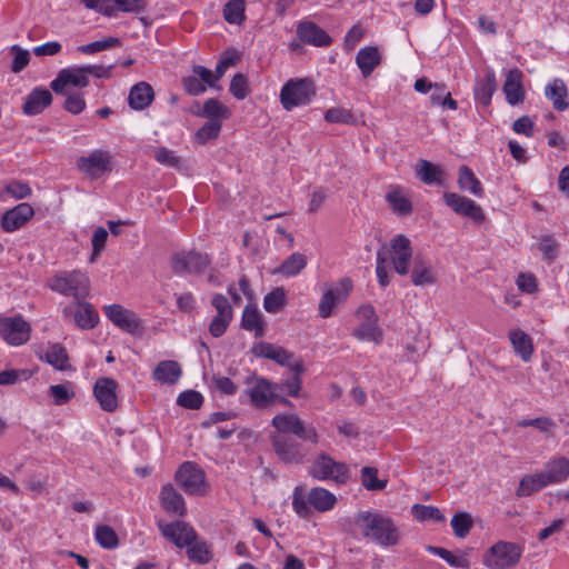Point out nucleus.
I'll return each mask as SVG.
<instances>
[{
    "label": "nucleus",
    "mask_w": 569,
    "mask_h": 569,
    "mask_svg": "<svg viewBox=\"0 0 569 569\" xmlns=\"http://www.w3.org/2000/svg\"><path fill=\"white\" fill-rule=\"evenodd\" d=\"M271 443L278 458L284 463H301L307 450L295 438L286 435H272Z\"/></svg>",
    "instance_id": "f8f14e48"
},
{
    "label": "nucleus",
    "mask_w": 569,
    "mask_h": 569,
    "mask_svg": "<svg viewBox=\"0 0 569 569\" xmlns=\"http://www.w3.org/2000/svg\"><path fill=\"white\" fill-rule=\"evenodd\" d=\"M3 193L11 196L16 200L29 198L32 193L30 186L20 180H11L3 188Z\"/></svg>",
    "instance_id": "6e6d98bb"
},
{
    "label": "nucleus",
    "mask_w": 569,
    "mask_h": 569,
    "mask_svg": "<svg viewBox=\"0 0 569 569\" xmlns=\"http://www.w3.org/2000/svg\"><path fill=\"white\" fill-rule=\"evenodd\" d=\"M411 513L417 521H445V516L437 507L416 503L411 507Z\"/></svg>",
    "instance_id": "a18cd8bd"
},
{
    "label": "nucleus",
    "mask_w": 569,
    "mask_h": 569,
    "mask_svg": "<svg viewBox=\"0 0 569 569\" xmlns=\"http://www.w3.org/2000/svg\"><path fill=\"white\" fill-rule=\"evenodd\" d=\"M427 550L433 555L439 556L441 559L453 568H469V560L463 556H456L451 551L442 547L428 546Z\"/></svg>",
    "instance_id": "3c124183"
},
{
    "label": "nucleus",
    "mask_w": 569,
    "mask_h": 569,
    "mask_svg": "<svg viewBox=\"0 0 569 569\" xmlns=\"http://www.w3.org/2000/svg\"><path fill=\"white\" fill-rule=\"evenodd\" d=\"M271 425L278 430V435H295L303 441L318 443L317 430L296 415H277L272 418Z\"/></svg>",
    "instance_id": "6e6552de"
},
{
    "label": "nucleus",
    "mask_w": 569,
    "mask_h": 569,
    "mask_svg": "<svg viewBox=\"0 0 569 569\" xmlns=\"http://www.w3.org/2000/svg\"><path fill=\"white\" fill-rule=\"evenodd\" d=\"M222 124L217 121H207L194 134V141L199 144H206L208 141L217 139L220 134Z\"/></svg>",
    "instance_id": "603ef678"
},
{
    "label": "nucleus",
    "mask_w": 569,
    "mask_h": 569,
    "mask_svg": "<svg viewBox=\"0 0 569 569\" xmlns=\"http://www.w3.org/2000/svg\"><path fill=\"white\" fill-rule=\"evenodd\" d=\"M96 541L104 549H114L119 545V539L116 531L107 525H101L96 528Z\"/></svg>",
    "instance_id": "8fccbe9b"
},
{
    "label": "nucleus",
    "mask_w": 569,
    "mask_h": 569,
    "mask_svg": "<svg viewBox=\"0 0 569 569\" xmlns=\"http://www.w3.org/2000/svg\"><path fill=\"white\" fill-rule=\"evenodd\" d=\"M502 90L510 106L523 102L522 72L519 69L515 68L507 71Z\"/></svg>",
    "instance_id": "393cba45"
},
{
    "label": "nucleus",
    "mask_w": 569,
    "mask_h": 569,
    "mask_svg": "<svg viewBox=\"0 0 569 569\" xmlns=\"http://www.w3.org/2000/svg\"><path fill=\"white\" fill-rule=\"evenodd\" d=\"M442 198L445 203L457 214L470 218L476 222H482L486 218L481 207L467 197L456 192H445Z\"/></svg>",
    "instance_id": "a211bd4d"
},
{
    "label": "nucleus",
    "mask_w": 569,
    "mask_h": 569,
    "mask_svg": "<svg viewBox=\"0 0 569 569\" xmlns=\"http://www.w3.org/2000/svg\"><path fill=\"white\" fill-rule=\"evenodd\" d=\"M497 90L496 74L492 69H489L482 79L478 80L475 86V99L483 107L491 103L492 96Z\"/></svg>",
    "instance_id": "72a5a7b5"
},
{
    "label": "nucleus",
    "mask_w": 569,
    "mask_h": 569,
    "mask_svg": "<svg viewBox=\"0 0 569 569\" xmlns=\"http://www.w3.org/2000/svg\"><path fill=\"white\" fill-rule=\"evenodd\" d=\"M451 527L458 538H465L472 528L471 516L468 512H457L451 519Z\"/></svg>",
    "instance_id": "864d4df0"
},
{
    "label": "nucleus",
    "mask_w": 569,
    "mask_h": 569,
    "mask_svg": "<svg viewBox=\"0 0 569 569\" xmlns=\"http://www.w3.org/2000/svg\"><path fill=\"white\" fill-rule=\"evenodd\" d=\"M196 106L198 107V110L190 109V112L193 116L207 118L208 121H217L222 124V121L228 119L230 116L229 109L214 98H210L204 101L202 107L199 102H196Z\"/></svg>",
    "instance_id": "cd10ccee"
},
{
    "label": "nucleus",
    "mask_w": 569,
    "mask_h": 569,
    "mask_svg": "<svg viewBox=\"0 0 569 569\" xmlns=\"http://www.w3.org/2000/svg\"><path fill=\"white\" fill-rule=\"evenodd\" d=\"M308 500H306L302 490L296 488L292 496V508L298 516L301 518H308L311 515Z\"/></svg>",
    "instance_id": "774afa93"
},
{
    "label": "nucleus",
    "mask_w": 569,
    "mask_h": 569,
    "mask_svg": "<svg viewBox=\"0 0 569 569\" xmlns=\"http://www.w3.org/2000/svg\"><path fill=\"white\" fill-rule=\"evenodd\" d=\"M539 250L543 254V259L551 263L553 262L559 253V243L556 241V239L548 234L541 238L539 242Z\"/></svg>",
    "instance_id": "4d7b16f0"
},
{
    "label": "nucleus",
    "mask_w": 569,
    "mask_h": 569,
    "mask_svg": "<svg viewBox=\"0 0 569 569\" xmlns=\"http://www.w3.org/2000/svg\"><path fill=\"white\" fill-rule=\"evenodd\" d=\"M77 309L73 312L74 323L83 330L94 328L99 322V315L93 306L83 299L76 301ZM63 315L67 317L72 315L71 307L63 309Z\"/></svg>",
    "instance_id": "4be33fe9"
},
{
    "label": "nucleus",
    "mask_w": 569,
    "mask_h": 569,
    "mask_svg": "<svg viewBox=\"0 0 569 569\" xmlns=\"http://www.w3.org/2000/svg\"><path fill=\"white\" fill-rule=\"evenodd\" d=\"M458 186L461 190L468 191L476 197L481 198L483 196L480 180L468 166L463 164L459 168Z\"/></svg>",
    "instance_id": "58836bf2"
},
{
    "label": "nucleus",
    "mask_w": 569,
    "mask_h": 569,
    "mask_svg": "<svg viewBox=\"0 0 569 569\" xmlns=\"http://www.w3.org/2000/svg\"><path fill=\"white\" fill-rule=\"evenodd\" d=\"M549 486L545 479V476L541 472L535 475H527L521 478L519 482V487L517 489L518 497H528L533 492L541 490L542 488Z\"/></svg>",
    "instance_id": "a19ab883"
},
{
    "label": "nucleus",
    "mask_w": 569,
    "mask_h": 569,
    "mask_svg": "<svg viewBox=\"0 0 569 569\" xmlns=\"http://www.w3.org/2000/svg\"><path fill=\"white\" fill-rule=\"evenodd\" d=\"M53 97L50 90L43 87H36L26 97L22 111L27 116H36L41 113L52 103Z\"/></svg>",
    "instance_id": "a878e982"
},
{
    "label": "nucleus",
    "mask_w": 569,
    "mask_h": 569,
    "mask_svg": "<svg viewBox=\"0 0 569 569\" xmlns=\"http://www.w3.org/2000/svg\"><path fill=\"white\" fill-rule=\"evenodd\" d=\"M211 305L217 310V317H223L232 320L233 311L231 305L222 293L213 295L211 299Z\"/></svg>",
    "instance_id": "338daca9"
},
{
    "label": "nucleus",
    "mask_w": 569,
    "mask_h": 569,
    "mask_svg": "<svg viewBox=\"0 0 569 569\" xmlns=\"http://www.w3.org/2000/svg\"><path fill=\"white\" fill-rule=\"evenodd\" d=\"M386 201L392 211L399 216H409L412 212L411 201L399 189L389 191L386 194Z\"/></svg>",
    "instance_id": "37998d69"
},
{
    "label": "nucleus",
    "mask_w": 569,
    "mask_h": 569,
    "mask_svg": "<svg viewBox=\"0 0 569 569\" xmlns=\"http://www.w3.org/2000/svg\"><path fill=\"white\" fill-rule=\"evenodd\" d=\"M49 287L63 296L77 301L88 297L90 291L89 278L81 271H66L50 279Z\"/></svg>",
    "instance_id": "20e7f679"
},
{
    "label": "nucleus",
    "mask_w": 569,
    "mask_h": 569,
    "mask_svg": "<svg viewBox=\"0 0 569 569\" xmlns=\"http://www.w3.org/2000/svg\"><path fill=\"white\" fill-rule=\"evenodd\" d=\"M89 83L90 80L84 66L70 67L59 71L57 78L50 82V89L58 94H64V88L67 86L86 88Z\"/></svg>",
    "instance_id": "dca6fc26"
},
{
    "label": "nucleus",
    "mask_w": 569,
    "mask_h": 569,
    "mask_svg": "<svg viewBox=\"0 0 569 569\" xmlns=\"http://www.w3.org/2000/svg\"><path fill=\"white\" fill-rule=\"evenodd\" d=\"M382 57L376 46H367L359 50L356 56V63L363 78H368L373 70L381 63Z\"/></svg>",
    "instance_id": "c756f323"
},
{
    "label": "nucleus",
    "mask_w": 569,
    "mask_h": 569,
    "mask_svg": "<svg viewBox=\"0 0 569 569\" xmlns=\"http://www.w3.org/2000/svg\"><path fill=\"white\" fill-rule=\"evenodd\" d=\"M10 51L14 53L11 63V71L14 73H19L28 67L30 62V52L27 49H22L18 44H13L10 48Z\"/></svg>",
    "instance_id": "052dcab7"
},
{
    "label": "nucleus",
    "mask_w": 569,
    "mask_h": 569,
    "mask_svg": "<svg viewBox=\"0 0 569 569\" xmlns=\"http://www.w3.org/2000/svg\"><path fill=\"white\" fill-rule=\"evenodd\" d=\"M106 317L122 331L136 335L140 329V319L132 311L121 305L113 303L103 308Z\"/></svg>",
    "instance_id": "f3484780"
},
{
    "label": "nucleus",
    "mask_w": 569,
    "mask_h": 569,
    "mask_svg": "<svg viewBox=\"0 0 569 569\" xmlns=\"http://www.w3.org/2000/svg\"><path fill=\"white\" fill-rule=\"evenodd\" d=\"M337 499L329 490L320 487L312 488L308 495V502L316 510L323 512L333 508Z\"/></svg>",
    "instance_id": "4c0bfd02"
},
{
    "label": "nucleus",
    "mask_w": 569,
    "mask_h": 569,
    "mask_svg": "<svg viewBox=\"0 0 569 569\" xmlns=\"http://www.w3.org/2000/svg\"><path fill=\"white\" fill-rule=\"evenodd\" d=\"M355 523L366 539L381 547L396 546L399 542V530L393 520L380 512L360 511Z\"/></svg>",
    "instance_id": "f03ea898"
},
{
    "label": "nucleus",
    "mask_w": 569,
    "mask_h": 569,
    "mask_svg": "<svg viewBox=\"0 0 569 569\" xmlns=\"http://www.w3.org/2000/svg\"><path fill=\"white\" fill-rule=\"evenodd\" d=\"M360 341H372L379 345L382 341V330L377 323H360L352 332Z\"/></svg>",
    "instance_id": "49530a36"
},
{
    "label": "nucleus",
    "mask_w": 569,
    "mask_h": 569,
    "mask_svg": "<svg viewBox=\"0 0 569 569\" xmlns=\"http://www.w3.org/2000/svg\"><path fill=\"white\" fill-rule=\"evenodd\" d=\"M415 173L425 184L445 186L446 172L439 164L420 159L415 164Z\"/></svg>",
    "instance_id": "bb28decb"
},
{
    "label": "nucleus",
    "mask_w": 569,
    "mask_h": 569,
    "mask_svg": "<svg viewBox=\"0 0 569 569\" xmlns=\"http://www.w3.org/2000/svg\"><path fill=\"white\" fill-rule=\"evenodd\" d=\"M176 482L188 495L206 493V473L194 462H183L174 475Z\"/></svg>",
    "instance_id": "1a4fd4ad"
},
{
    "label": "nucleus",
    "mask_w": 569,
    "mask_h": 569,
    "mask_svg": "<svg viewBox=\"0 0 569 569\" xmlns=\"http://www.w3.org/2000/svg\"><path fill=\"white\" fill-rule=\"evenodd\" d=\"M545 96L552 102L555 110L565 111L568 109V89L562 79L556 78L549 82L545 88Z\"/></svg>",
    "instance_id": "f704fd0d"
},
{
    "label": "nucleus",
    "mask_w": 569,
    "mask_h": 569,
    "mask_svg": "<svg viewBox=\"0 0 569 569\" xmlns=\"http://www.w3.org/2000/svg\"><path fill=\"white\" fill-rule=\"evenodd\" d=\"M377 475V468L367 466L361 469V482L367 490H382L386 488L387 480L378 479Z\"/></svg>",
    "instance_id": "5fc2aeb1"
},
{
    "label": "nucleus",
    "mask_w": 569,
    "mask_h": 569,
    "mask_svg": "<svg viewBox=\"0 0 569 569\" xmlns=\"http://www.w3.org/2000/svg\"><path fill=\"white\" fill-rule=\"evenodd\" d=\"M510 341L518 356L523 361H529L533 353L532 339L522 330H513L510 332Z\"/></svg>",
    "instance_id": "ea45409f"
},
{
    "label": "nucleus",
    "mask_w": 569,
    "mask_h": 569,
    "mask_svg": "<svg viewBox=\"0 0 569 569\" xmlns=\"http://www.w3.org/2000/svg\"><path fill=\"white\" fill-rule=\"evenodd\" d=\"M379 249L387 252V262L391 259L393 270L400 276L410 273V262L413 260L411 241L405 234H397L391 238L389 246L382 243Z\"/></svg>",
    "instance_id": "0eeeda50"
},
{
    "label": "nucleus",
    "mask_w": 569,
    "mask_h": 569,
    "mask_svg": "<svg viewBox=\"0 0 569 569\" xmlns=\"http://www.w3.org/2000/svg\"><path fill=\"white\" fill-rule=\"evenodd\" d=\"M159 527L163 537L177 548H187V556L192 562L207 565L212 560L211 546L206 540L200 539L197 531L189 523L176 520Z\"/></svg>",
    "instance_id": "f257e3e1"
},
{
    "label": "nucleus",
    "mask_w": 569,
    "mask_h": 569,
    "mask_svg": "<svg viewBox=\"0 0 569 569\" xmlns=\"http://www.w3.org/2000/svg\"><path fill=\"white\" fill-rule=\"evenodd\" d=\"M154 99V91L151 84L146 81L136 83L129 91L128 104L133 110L148 108Z\"/></svg>",
    "instance_id": "c85d7f7f"
},
{
    "label": "nucleus",
    "mask_w": 569,
    "mask_h": 569,
    "mask_svg": "<svg viewBox=\"0 0 569 569\" xmlns=\"http://www.w3.org/2000/svg\"><path fill=\"white\" fill-rule=\"evenodd\" d=\"M121 40L117 37H108L98 41L90 42L88 44H81L77 50L84 54H93L103 50H108L114 47H119Z\"/></svg>",
    "instance_id": "09e8293b"
},
{
    "label": "nucleus",
    "mask_w": 569,
    "mask_h": 569,
    "mask_svg": "<svg viewBox=\"0 0 569 569\" xmlns=\"http://www.w3.org/2000/svg\"><path fill=\"white\" fill-rule=\"evenodd\" d=\"M548 485L560 483L569 477V460L566 457H557L549 460L542 470Z\"/></svg>",
    "instance_id": "473e14b6"
},
{
    "label": "nucleus",
    "mask_w": 569,
    "mask_h": 569,
    "mask_svg": "<svg viewBox=\"0 0 569 569\" xmlns=\"http://www.w3.org/2000/svg\"><path fill=\"white\" fill-rule=\"evenodd\" d=\"M34 214L31 204L21 202L18 206L4 211L1 219V228L6 232H13L26 224Z\"/></svg>",
    "instance_id": "6ab92c4d"
},
{
    "label": "nucleus",
    "mask_w": 569,
    "mask_h": 569,
    "mask_svg": "<svg viewBox=\"0 0 569 569\" xmlns=\"http://www.w3.org/2000/svg\"><path fill=\"white\" fill-rule=\"evenodd\" d=\"M182 375L181 367L177 361L163 360L158 363L153 370V378L157 381L168 385L178 382Z\"/></svg>",
    "instance_id": "e433bc0d"
},
{
    "label": "nucleus",
    "mask_w": 569,
    "mask_h": 569,
    "mask_svg": "<svg viewBox=\"0 0 569 569\" xmlns=\"http://www.w3.org/2000/svg\"><path fill=\"white\" fill-rule=\"evenodd\" d=\"M307 266L306 257L300 252H293L273 271L286 277H295Z\"/></svg>",
    "instance_id": "79ce46f5"
},
{
    "label": "nucleus",
    "mask_w": 569,
    "mask_h": 569,
    "mask_svg": "<svg viewBox=\"0 0 569 569\" xmlns=\"http://www.w3.org/2000/svg\"><path fill=\"white\" fill-rule=\"evenodd\" d=\"M287 292L283 287H277L263 298V308L269 313L279 312L286 305Z\"/></svg>",
    "instance_id": "c03bdc74"
},
{
    "label": "nucleus",
    "mask_w": 569,
    "mask_h": 569,
    "mask_svg": "<svg viewBox=\"0 0 569 569\" xmlns=\"http://www.w3.org/2000/svg\"><path fill=\"white\" fill-rule=\"evenodd\" d=\"M160 501L162 507L170 513L182 517L187 512L183 497L174 489L171 483L164 485L161 488Z\"/></svg>",
    "instance_id": "7c9ffc66"
},
{
    "label": "nucleus",
    "mask_w": 569,
    "mask_h": 569,
    "mask_svg": "<svg viewBox=\"0 0 569 569\" xmlns=\"http://www.w3.org/2000/svg\"><path fill=\"white\" fill-rule=\"evenodd\" d=\"M316 96L315 82L309 78L288 80L281 88L280 102L282 108L291 111L299 106H307Z\"/></svg>",
    "instance_id": "7ed1b4c3"
},
{
    "label": "nucleus",
    "mask_w": 569,
    "mask_h": 569,
    "mask_svg": "<svg viewBox=\"0 0 569 569\" xmlns=\"http://www.w3.org/2000/svg\"><path fill=\"white\" fill-rule=\"evenodd\" d=\"M31 326L22 316L0 317V336L11 346H21L30 339Z\"/></svg>",
    "instance_id": "9b49d317"
},
{
    "label": "nucleus",
    "mask_w": 569,
    "mask_h": 569,
    "mask_svg": "<svg viewBox=\"0 0 569 569\" xmlns=\"http://www.w3.org/2000/svg\"><path fill=\"white\" fill-rule=\"evenodd\" d=\"M325 120L330 123H352L355 116L345 108H330L325 113Z\"/></svg>",
    "instance_id": "e2e57ef3"
},
{
    "label": "nucleus",
    "mask_w": 569,
    "mask_h": 569,
    "mask_svg": "<svg viewBox=\"0 0 569 569\" xmlns=\"http://www.w3.org/2000/svg\"><path fill=\"white\" fill-rule=\"evenodd\" d=\"M177 403L180 407L196 410L201 408L203 403V396L196 390H186L178 396Z\"/></svg>",
    "instance_id": "bf43d9fd"
},
{
    "label": "nucleus",
    "mask_w": 569,
    "mask_h": 569,
    "mask_svg": "<svg viewBox=\"0 0 569 569\" xmlns=\"http://www.w3.org/2000/svg\"><path fill=\"white\" fill-rule=\"evenodd\" d=\"M351 289L352 282L349 278H342L337 286L328 288L319 302V316L325 319L329 318L333 308L347 299Z\"/></svg>",
    "instance_id": "4468645a"
},
{
    "label": "nucleus",
    "mask_w": 569,
    "mask_h": 569,
    "mask_svg": "<svg viewBox=\"0 0 569 569\" xmlns=\"http://www.w3.org/2000/svg\"><path fill=\"white\" fill-rule=\"evenodd\" d=\"M281 389L279 385H272L264 378H258L254 386L247 391L252 405L256 408H266L274 401L280 403H289V401L276 393V390Z\"/></svg>",
    "instance_id": "2eb2a0df"
},
{
    "label": "nucleus",
    "mask_w": 569,
    "mask_h": 569,
    "mask_svg": "<svg viewBox=\"0 0 569 569\" xmlns=\"http://www.w3.org/2000/svg\"><path fill=\"white\" fill-rule=\"evenodd\" d=\"M223 18L230 24H240L244 20V1L229 0L223 7Z\"/></svg>",
    "instance_id": "de8ad7c7"
},
{
    "label": "nucleus",
    "mask_w": 569,
    "mask_h": 569,
    "mask_svg": "<svg viewBox=\"0 0 569 569\" xmlns=\"http://www.w3.org/2000/svg\"><path fill=\"white\" fill-rule=\"evenodd\" d=\"M154 159L163 166L170 167V168H179L180 167V158L174 154L173 151L164 148V147H158L154 151Z\"/></svg>",
    "instance_id": "69168bd1"
},
{
    "label": "nucleus",
    "mask_w": 569,
    "mask_h": 569,
    "mask_svg": "<svg viewBox=\"0 0 569 569\" xmlns=\"http://www.w3.org/2000/svg\"><path fill=\"white\" fill-rule=\"evenodd\" d=\"M230 92L238 100L246 99L250 93L247 76L243 73L234 74L230 82Z\"/></svg>",
    "instance_id": "13d9d810"
},
{
    "label": "nucleus",
    "mask_w": 569,
    "mask_h": 569,
    "mask_svg": "<svg viewBox=\"0 0 569 569\" xmlns=\"http://www.w3.org/2000/svg\"><path fill=\"white\" fill-rule=\"evenodd\" d=\"M40 359L60 371H66L70 368L67 350L60 343H50L43 355L40 356Z\"/></svg>",
    "instance_id": "c9c22d12"
},
{
    "label": "nucleus",
    "mask_w": 569,
    "mask_h": 569,
    "mask_svg": "<svg viewBox=\"0 0 569 569\" xmlns=\"http://www.w3.org/2000/svg\"><path fill=\"white\" fill-rule=\"evenodd\" d=\"M518 427H535L543 433L551 435L555 428V422L549 417H538L535 419H523L517 422Z\"/></svg>",
    "instance_id": "680f3d73"
},
{
    "label": "nucleus",
    "mask_w": 569,
    "mask_h": 569,
    "mask_svg": "<svg viewBox=\"0 0 569 569\" xmlns=\"http://www.w3.org/2000/svg\"><path fill=\"white\" fill-rule=\"evenodd\" d=\"M117 387L118 385L112 378H99L94 383V397L107 412H113L118 407Z\"/></svg>",
    "instance_id": "aec40b11"
},
{
    "label": "nucleus",
    "mask_w": 569,
    "mask_h": 569,
    "mask_svg": "<svg viewBox=\"0 0 569 569\" xmlns=\"http://www.w3.org/2000/svg\"><path fill=\"white\" fill-rule=\"evenodd\" d=\"M297 36L302 42L315 47H327L332 42L331 37L312 21L300 22Z\"/></svg>",
    "instance_id": "b1692460"
},
{
    "label": "nucleus",
    "mask_w": 569,
    "mask_h": 569,
    "mask_svg": "<svg viewBox=\"0 0 569 569\" xmlns=\"http://www.w3.org/2000/svg\"><path fill=\"white\" fill-rule=\"evenodd\" d=\"M252 355L258 358H264L277 362L280 366H290L295 355L283 347L274 346L270 342L260 341L252 346Z\"/></svg>",
    "instance_id": "5701e85b"
},
{
    "label": "nucleus",
    "mask_w": 569,
    "mask_h": 569,
    "mask_svg": "<svg viewBox=\"0 0 569 569\" xmlns=\"http://www.w3.org/2000/svg\"><path fill=\"white\" fill-rule=\"evenodd\" d=\"M241 328L254 333L256 338H262L266 333V321L254 305H247L242 312Z\"/></svg>",
    "instance_id": "2f4dec72"
},
{
    "label": "nucleus",
    "mask_w": 569,
    "mask_h": 569,
    "mask_svg": "<svg viewBox=\"0 0 569 569\" xmlns=\"http://www.w3.org/2000/svg\"><path fill=\"white\" fill-rule=\"evenodd\" d=\"M410 272L411 282L417 287L433 284L437 281V273L431 261L421 253L415 254Z\"/></svg>",
    "instance_id": "412c9836"
},
{
    "label": "nucleus",
    "mask_w": 569,
    "mask_h": 569,
    "mask_svg": "<svg viewBox=\"0 0 569 569\" xmlns=\"http://www.w3.org/2000/svg\"><path fill=\"white\" fill-rule=\"evenodd\" d=\"M387 264V252L385 249H378L376 260V274L379 284L385 288L390 283L389 274L386 268Z\"/></svg>",
    "instance_id": "0e129e2a"
},
{
    "label": "nucleus",
    "mask_w": 569,
    "mask_h": 569,
    "mask_svg": "<svg viewBox=\"0 0 569 569\" xmlns=\"http://www.w3.org/2000/svg\"><path fill=\"white\" fill-rule=\"evenodd\" d=\"M309 472L317 480H330L338 485H345L350 479L348 465L333 460L327 453H320L313 459Z\"/></svg>",
    "instance_id": "423d86ee"
},
{
    "label": "nucleus",
    "mask_w": 569,
    "mask_h": 569,
    "mask_svg": "<svg viewBox=\"0 0 569 569\" xmlns=\"http://www.w3.org/2000/svg\"><path fill=\"white\" fill-rule=\"evenodd\" d=\"M111 160L112 157L108 151L93 150L87 157H80L77 167L89 178L99 179L112 170Z\"/></svg>",
    "instance_id": "ddd939ff"
},
{
    "label": "nucleus",
    "mask_w": 569,
    "mask_h": 569,
    "mask_svg": "<svg viewBox=\"0 0 569 569\" xmlns=\"http://www.w3.org/2000/svg\"><path fill=\"white\" fill-rule=\"evenodd\" d=\"M522 547L516 542L500 540L492 545L483 556V565L489 569H508L518 565Z\"/></svg>",
    "instance_id": "39448f33"
},
{
    "label": "nucleus",
    "mask_w": 569,
    "mask_h": 569,
    "mask_svg": "<svg viewBox=\"0 0 569 569\" xmlns=\"http://www.w3.org/2000/svg\"><path fill=\"white\" fill-rule=\"evenodd\" d=\"M209 264L208 254L194 250L176 252L171 257V269L176 274H200Z\"/></svg>",
    "instance_id": "9d476101"
}]
</instances>
